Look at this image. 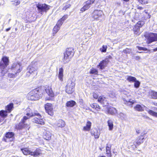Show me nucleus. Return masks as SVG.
Listing matches in <instances>:
<instances>
[{
    "label": "nucleus",
    "mask_w": 157,
    "mask_h": 157,
    "mask_svg": "<svg viewBox=\"0 0 157 157\" xmlns=\"http://www.w3.org/2000/svg\"><path fill=\"white\" fill-rule=\"evenodd\" d=\"M28 119V117L25 116L21 122L15 126V128L17 129H20L23 128H29V125L26 123V120Z\"/></svg>",
    "instance_id": "1"
},
{
    "label": "nucleus",
    "mask_w": 157,
    "mask_h": 157,
    "mask_svg": "<svg viewBox=\"0 0 157 157\" xmlns=\"http://www.w3.org/2000/svg\"><path fill=\"white\" fill-rule=\"evenodd\" d=\"M39 89H35L30 92L27 95V98L31 100H37L39 99V96L38 94Z\"/></svg>",
    "instance_id": "2"
},
{
    "label": "nucleus",
    "mask_w": 157,
    "mask_h": 157,
    "mask_svg": "<svg viewBox=\"0 0 157 157\" xmlns=\"http://www.w3.org/2000/svg\"><path fill=\"white\" fill-rule=\"evenodd\" d=\"M104 15L102 11L99 10H94L91 14V17L94 20L98 21Z\"/></svg>",
    "instance_id": "3"
},
{
    "label": "nucleus",
    "mask_w": 157,
    "mask_h": 157,
    "mask_svg": "<svg viewBox=\"0 0 157 157\" xmlns=\"http://www.w3.org/2000/svg\"><path fill=\"white\" fill-rule=\"evenodd\" d=\"M36 7L38 11L42 14L43 12L47 11L49 9L50 6L45 4H42L38 3L36 4Z\"/></svg>",
    "instance_id": "4"
},
{
    "label": "nucleus",
    "mask_w": 157,
    "mask_h": 157,
    "mask_svg": "<svg viewBox=\"0 0 157 157\" xmlns=\"http://www.w3.org/2000/svg\"><path fill=\"white\" fill-rule=\"evenodd\" d=\"M75 83L71 81L66 86V92L68 94H71L74 91Z\"/></svg>",
    "instance_id": "5"
},
{
    "label": "nucleus",
    "mask_w": 157,
    "mask_h": 157,
    "mask_svg": "<svg viewBox=\"0 0 157 157\" xmlns=\"http://www.w3.org/2000/svg\"><path fill=\"white\" fill-rule=\"evenodd\" d=\"M148 37L147 43L157 41V34L153 33H149L147 36Z\"/></svg>",
    "instance_id": "6"
},
{
    "label": "nucleus",
    "mask_w": 157,
    "mask_h": 157,
    "mask_svg": "<svg viewBox=\"0 0 157 157\" xmlns=\"http://www.w3.org/2000/svg\"><path fill=\"white\" fill-rule=\"evenodd\" d=\"M45 108L46 112L50 116L54 114L53 106L51 103H47L45 105Z\"/></svg>",
    "instance_id": "7"
},
{
    "label": "nucleus",
    "mask_w": 157,
    "mask_h": 157,
    "mask_svg": "<svg viewBox=\"0 0 157 157\" xmlns=\"http://www.w3.org/2000/svg\"><path fill=\"white\" fill-rule=\"evenodd\" d=\"M37 117H35L33 120V121L36 124L41 125H44V119L39 114L37 115Z\"/></svg>",
    "instance_id": "8"
},
{
    "label": "nucleus",
    "mask_w": 157,
    "mask_h": 157,
    "mask_svg": "<svg viewBox=\"0 0 157 157\" xmlns=\"http://www.w3.org/2000/svg\"><path fill=\"white\" fill-rule=\"evenodd\" d=\"M41 89L44 90L49 96L51 97H54V94L51 86L46 85L42 87Z\"/></svg>",
    "instance_id": "9"
},
{
    "label": "nucleus",
    "mask_w": 157,
    "mask_h": 157,
    "mask_svg": "<svg viewBox=\"0 0 157 157\" xmlns=\"http://www.w3.org/2000/svg\"><path fill=\"white\" fill-rule=\"evenodd\" d=\"M95 0H88L85 2V4L83 7L81 9L82 12H84L88 10L90 7V5L93 3Z\"/></svg>",
    "instance_id": "10"
},
{
    "label": "nucleus",
    "mask_w": 157,
    "mask_h": 157,
    "mask_svg": "<svg viewBox=\"0 0 157 157\" xmlns=\"http://www.w3.org/2000/svg\"><path fill=\"white\" fill-rule=\"evenodd\" d=\"M26 111L27 113L26 114V116L28 117V119L31 117L35 115H37L39 114L38 113L33 112L32 110L29 108L26 109Z\"/></svg>",
    "instance_id": "11"
},
{
    "label": "nucleus",
    "mask_w": 157,
    "mask_h": 157,
    "mask_svg": "<svg viewBox=\"0 0 157 157\" xmlns=\"http://www.w3.org/2000/svg\"><path fill=\"white\" fill-rule=\"evenodd\" d=\"M64 53L71 59L74 54V49L72 48H67Z\"/></svg>",
    "instance_id": "12"
},
{
    "label": "nucleus",
    "mask_w": 157,
    "mask_h": 157,
    "mask_svg": "<svg viewBox=\"0 0 157 157\" xmlns=\"http://www.w3.org/2000/svg\"><path fill=\"white\" fill-rule=\"evenodd\" d=\"M111 145L110 144H106V154L108 157H112L111 153Z\"/></svg>",
    "instance_id": "13"
},
{
    "label": "nucleus",
    "mask_w": 157,
    "mask_h": 157,
    "mask_svg": "<svg viewBox=\"0 0 157 157\" xmlns=\"http://www.w3.org/2000/svg\"><path fill=\"white\" fill-rule=\"evenodd\" d=\"M71 58L64 53L63 56L61 58V61L64 63L69 62L71 60Z\"/></svg>",
    "instance_id": "14"
},
{
    "label": "nucleus",
    "mask_w": 157,
    "mask_h": 157,
    "mask_svg": "<svg viewBox=\"0 0 157 157\" xmlns=\"http://www.w3.org/2000/svg\"><path fill=\"white\" fill-rule=\"evenodd\" d=\"M107 124L109 130L110 131H112L114 128L113 120L111 119H109L107 121Z\"/></svg>",
    "instance_id": "15"
},
{
    "label": "nucleus",
    "mask_w": 157,
    "mask_h": 157,
    "mask_svg": "<svg viewBox=\"0 0 157 157\" xmlns=\"http://www.w3.org/2000/svg\"><path fill=\"white\" fill-rule=\"evenodd\" d=\"M51 133L49 131H46L44 135V138L46 140H49L51 138Z\"/></svg>",
    "instance_id": "16"
},
{
    "label": "nucleus",
    "mask_w": 157,
    "mask_h": 157,
    "mask_svg": "<svg viewBox=\"0 0 157 157\" xmlns=\"http://www.w3.org/2000/svg\"><path fill=\"white\" fill-rule=\"evenodd\" d=\"M7 115V113L6 111L1 110L0 111V122H1L3 118L6 117Z\"/></svg>",
    "instance_id": "17"
},
{
    "label": "nucleus",
    "mask_w": 157,
    "mask_h": 157,
    "mask_svg": "<svg viewBox=\"0 0 157 157\" xmlns=\"http://www.w3.org/2000/svg\"><path fill=\"white\" fill-rule=\"evenodd\" d=\"M98 101L101 103L107 104L106 98L103 96H100L98 98Z\"/></svg>",
    "instance_id": "18"
},
{
    "label": "nucleus",
    "mask_w": 157,
    "mask_h": 157,
    "mask_svg": "<svg viewBox=\"0 0 157 157\" xmlns=\"http://www.w3.org/2000/svg\"><path fill=\"white\" fill-rule=\"evenodd\" d=\"M91 123L89 121H87L86 126L84 127L83 130L85 131H89L91 127Z\"/></svg>",
    "instance_id": "19"
},
{
    "label": "nucleus",
    "mask_w": 157,
    "mask_h": 157,
    "mask_svg": "<svg viewBox=\"0 0 157 157\" xmlns=\"http://www.w3.org/2000/svg\"><path fill=\"white\" fill-rule=\"evenodd\" d=\"M108 113L111 115H114L117 113V110L114 108L110 107L107 111Z\"/></svg>",
    "instance_id": "20"
},
{
    "label": "nucleus",
    "mask_w": 157,
    "mask_h": 157,
    "mask_svg": "<svg viewBox=\"0 0 157 157\" xmlns=\"http://www.w3.org/2000/svg\"><path fill=\"white\" fill-rule=\"evenodd\" d=\"M65 122L62 120H60L58 121L56 126L58 127L63 128L65 126Z\"/></svg>",
    "instance_id": "21"
},
{
    "label": "nucleus",
    "mask_w": 157,
    "mask_h": 157,
    "mask_svg": "<svg viewBox=\"0 0 157 157\" xmlns=\"http://www.w3.org/2000/svg\"><path fill=\"white\" fill-rule=\"evenodd\" d=\"M144 138L143 137V136H140L138 137V138L137 139L136 142V144L138 145H139L142 143L144 141L143 140Z\"/></svg>",
    "instance_id": "22"
},
{
    "label": "nucleus",
    "mask_w": 157,
    "mask_h": 157,
    "mask_svg": "<svg viewBox=\"0 0 157 157\" xmlns=\"http://www.w3.org/2000/svg\"><path fill=\"white\" fill-rule=\"evenodd\" d=\"M21 63L19 62H17L13 63L12 65V68H17L20 69L21 66Z\"/></svg>",
    "instance_id": "23"
},
{
    "label": "nucleus",
    "mask_w": 157,
    "mask_h": 157,
    "mask_svg": "<svg viewBox=\"0 0 157 157\" xmlns=\"http://www.w3.org/2000/svg\"><path fill=\"white\" fill-rule=\"evenodd\" d=\"M108 60H103L100 63L99 66L100 69H103L108 64Z\"/></svg>",
    "instance_id": "24"
},
{
    "label": "nucleus",
    "mask_w": 157,
    "mask_h": 157,
    "mask_svg": "<svg viewBox=\"0 0 157 157\" xmlns=\"http://www.w3.org/2000/svg\"><path fill=\"white\" fill-rule=\"evenodd\" d=\"M144 107H145L144 105H137L134 107V108L136 110L141 111L143 110Z\"/></svg>",
    "instance_id": "25"
},
{
    "label": "nucleus",
    "mask_w": 157,
    "mask_h": 157,
    "mask_svg": "<svg viewBox=\"0 0 157 157\" xmlns=\"http://www.w3.org/2000/svg\"><path fill=\"white\" fill-rule=\"evenodd\" d=\"M63 69H59V71L58 77L59 79L61 81H63Z\"/></svg>",
    "instance_id": "26"
},
{
    "label": "nucleus",
    "mask_w": 157,
    "mask_h": 157,
    "mask_svg": "<svg viewBox=\"0 0 157 157\" xmlns=\"http://www.w3.org/2000/svg\"><path fill=\"white\" fill-rule=\"evenodd\" d=\"M21 150L23 153L25 155H30L32 151H30L28 148H25L23 149H21Z\"/></svg>",
    "instance_id": "27"
},
{
    "label": "nucleus",
    "mask_w": 157,
    "mask_h": 157,
    "mask_svg": "<svg viewBox=\"0 0 157 157\" xmlns=\"http://www.w3.org/2000/svg\"><path fill=\"white\" fill-rule=\"evenodd\" d=\"M92 136H94L95 139H98L99 138L100 134V132L98 130H96L95 132L92 131L91 132Z\"/></svg>",
    "instance_id": "28"
},
{
    "label": "nucleus",
    "mask_w": 157,
    "mask_h": 157,
    "mask_svg": "<svg viewBox=\"0 0 157 157\" xmlns=\"http://www.w3.org/2000/svg\"><path fill=\"white\" fill-rule=\"evenodd\" d=\"M135 102V101L132 99H128L127 100H124V103L128 105H131L133 104Z\"/></svg>",
    "instance_id": "29"
},
{
    "label": "nucleus",
    "mask_w": 157,
    "mask_h": 157,
    "mask_svg": "<svg viewBox=\"0 0 157 157\" xmlns=\"http://www.w3.org/2000/svg\"><path fill=\"white\" fill-rule=\"evenodd\" d=\"M2 60L5 63V64L7 66L9 65V58L6 56H3Z\"/></svg>",
    "instance_id": "30"
},
{
    "label": "nucleus",
    "mask_w": 157,
    "mask_h": 157,
    "mask_svg": "<svg viewBox=\"0 0 157 157\" xmlns=\"http://www.w3.org/2000/svg\"><path fill=\"white\" fill-rule=\"evenodd\" d=\"M140 27L136 25L134 28H133V30L134 32V33L136 35H139L140 34Z\"/></svg>",
    "instance_id": "31"
},
{
    "label": "nucleus",
    "mask_w": 157,
    "mask_h": 157,
    "mask_svg": "<svg viewBox=\"0 0 157 157\" xmlns=\"http://www.w3.org/2000/svg\"><path fill=\"white\" fill-rule=\"evenodd\" d=\"M14 136V134L13 133L11 132H7L6 134V137L7 138H11L12 140L10 141H11L13 139V137Z\"/></svg>",
    "instance_id": "32"
},
{
    "label": "nucleus",
    "mask_w": 157,
    "mask_h": 157,
    "mask_svg": "<svg viewBox=\"0 0 157 157\" xmlns=\"http://www.w3.org/2000/svg\"><path fill=\"white\" fill-rule=\"evenodd\" d=\"M40 151L39 149H37L34 152L32 151L30 153V155L34 156H37L40 153Z\"/></svg>",
    "instance_id": "33"
},
{
    "label": "nucleus",
    "mask_w": 157,
    "mask_h": 157,
    "mask_svg": "<svg viewBox=\"0 0 157 157\" xmlns=\"http://www.w3.org/2000/svg\"><path fill=\"white\" fill-rule=\"evenodd\" d=\"M76 104L75 102L73 101H71L67 102L66 105L68 107H72Z\"/></svg>",
    "instance_id": "34"
},
{
    "label": "nucleus",
    "mask_w": 157,
    "mask_h": 157,
    "mask_svg": "<svg viewBox=\"0 0 157 157\" xmlns=\"http://www.w3.org/2000/svg\"><path fill=\"white\" fill-rule=\"evenodd\" d=\"M131 147L132 148L133 150H134L135 148H136L137 147V146L136 145H135L134 141H133L129 143V145L128 146V148L129 149H130Z\"/></svg>",
    "instance_id": "35"
},
{
    "label": "nucleus",
    "mask_w": 157,
    "mask_h": 157,
    "mask_svg": "<svg viewBox=\"0 0 157 157\" xmlns=\"http://www.w3.org/2000/svg\"><path fill=\"white\" fill-rule=\"evenodd\" d=\"M146 110L148 113L150 115L157 117V113L151 110L147 109Z\"/></svg>",
    "instance_id": "36"
},
{
    "label": "nucleus",
    "mask_w": 157,
    "mask_h": 157,
    "mask_svg": "<svg viewBox=\"0 0 157 157\" xmlns=\"http://www.w3.org/2000/svg\"><path fill=\"white\" fill-rule=\"evenodd\" d=\"M126 79L129 82H134L136 79L135 77L131 76H128Z\"/></svg>",
    "instance_id": "37"
},
{
    "label": "nucleus",
    "mask_w": 157,
    "mask_h": 157,
    "mask_svg": "<svg viewBox=\"0 0 157 157\" xmlns=\"http://www.w3.org/2000/svg\"><path fill=\"white\" fill-rule=\"evenodd\" d=\"M13 104L12 103L10 104L6 107V109L8 110L9 112H10L13 107Z\"/></svg>",
    "instance_id": "38"
},
{
    "label": "nucleus",
    "mask_w": 157,
    "mask_h": 157,
    "mask_svg": "<svg viewBox=\"0 0 157 157\" xmlns=\"http://www.w3.org/2000/svg\"><path fill=\"white\" fill-rule=\"evenodd\" d=\"M60 28V27H59V26H58L57 25H56L55 26L53 29V35L58 32L59 29Z\"/></svg>",
    "instance_id": "39"
},
{
    "label": "nucleus",
    "mask_w": 157,
    "mask_h": 157,
    "mask_svg": "<svg viewBox=\"0 0 157 157\" xmlns=\"http://www.w3.org/2000/svg\"><path fill=\"white\" fill-rule=\"evenodd\" d=\"M36 71L34 70V69H29V72H27V75L28 76H29L30 74H36Z\"/></svg>",
    "instance_id": "40"
},
{
    "label": "nucleus",
    "mask_w": 157,
    "mask_h": 157,
    "mask_svg": "<svg viewBox=\"0 0 157 157\" xmlns=\"http://www.w3.org/2000/svg\"><path fill=\"white\" fill-rule=\"evenodd\" d=\"M91 106L94 108L95 109L97 110L100 109L99 106L96 103H94L90 105Z\"/></svg>",
    "instance_id": "41"
},
{
    "label": "nucleus",
    "mask_w": 157,
    "mask_h": 157,
    "mask_svg": "<svg viewBox=\"0 0 157 157\" xmlns=\"http://www.w3.org/2000/svg\"><path fill=\"white\" fill-rule=\"evenodd\" d=\"M151 94L152 98L157 99V92L151 91Z\"/></svg>",
    "instance_id": "42"
},
{
    "label": "nucleus",
    "mask_w": 157,
    "mask_h": 157,
    "mask_svg": "<svg viewBox=\"0 0 157 157\" xmlns=\"http://www.w3.org/2000/svg\"><path fill=\"white\" fill-rule=\"evenodd\" d=\"M79 103L80 105L82 106V107L86 109H87V108H86L85 107V104L83 103V101L82 99L79 100Z\"/></svg>",
    "instance_id": "43"
},
{
    "label": "nucleus",
    "mask_w": 157,
    "mask_h": 157,
    "mask_svg": "<svg viewBox=\"0 0 157 157\" xmlns=\"http://www.w3.org/2000/svg\"><path fill=\"white\" fill-rule=\"evenodd\" d=\"M7 66L2 60L0 62V68L4 69L7 67Z\"/></svg>",
    "instance_id": "44"
},
{
    "label": "nucleus",
    "mask_w": 157,
    "mask_h": 157,
    "mask_svg": "<svg viewBox=\"0 0 157 157\" xmlns=\"http://www.w3.org/2000/svg\"><path fill=\"white\" fill-rule=\"evenodd\" d=\"M134 82H135L134 85L135 87L136 88H138L140 84V82L138 81L136 79Z\"/></svg>",
    "instance_id": "45"
},
{
    "label": "nucleus",
    "mask_w": 157,
    "mask_h": 157,
    "mask_svg": "<svg viewBox=\"0 0 157 157\" xmlns=\"http://www.w3.org/2000/svg\"><path fill=\"white\" fill-rule=\"evenodd\" d=\"M144 24V21H138L136 25L138 26H139L140 27H142L143 25Z\"/></svg>",
    "instance_id": "46"
},
{
    "label": "nucleus",
    "mask_w": 157,
    "mask_h": 157,
    "mask_svg": "<svg viewBox=\"0 0 157 157\" xmlns=\"http://www.w3.org/2000/svg\"><path fill=\"white\" fill-rule=\"evenodd\" d=\"M63 22L62 21V20L59 19L56 25H57L58 26L60 27L63 23Z\"/></svg>",
    "instance_id": "47"
},
{
    "label": "nucleus",
    "mask_w": 157,
    "mask_h": 157,
    "mask_svg": "<svg viewBox=\"0 0 157 157\" xmlns=\"http://www.w3.org/2000/svg\"><path fill=\"white\" fill-rule=\"evenodd\" d=\"M109 95L110 97L113 98L116 96V93L114 91H112L110 92Z\"/></svg>",
    "instance_id": "48"
},
{
    "label": "nucleus",
    "mask_w": 157,
    "mask_h": 157,
    "mask_svg": "<svg viewBox=\"0 0 157 157\" xmlns=\"http://www.w3.org/2000/svg\"><path fill=\"white\" fill-rule=\"evenodd\" d=\"M17 73H16L15 74L9 73L8 74V76L10 78H14L16 77Z\"/></svg>",
    "instance_id": "49"
},
{
    "label": "nucleus",
    "mask_w": 157,
    "mask_h": 157,
    "mask_svg": "<svg viewBox=\"0 0 157 157\" xmlns=\"http://www.w3.org/2000/svg\"><path fill=\"white\" fill-rule=\"evenodd\" d=\"M71 6V5L70 4H66L65 6H64L63 8V10H66L67 9L69 8Z\"/></svg>",
    "instance_id": "50"
},
{
    "label": "nucleus",
    "mask_w": 157,
    "mask_h": 157,
    "mask_svg": "<svg viewBox=\"0 0 157 157\" xmlns=\"http://www.w3.org/2000/svg\"><path fill=\"white\" fill-rule=\"evenodd\" d=\"M138 1L142 4H145L148 3L147 0H138Z\"/></svg>",
    "instance_id": "51"
},
{
    "label": "nucleus",
    "mask_w": 157,
    "mask_h": 157,
    "mask_svg": "<svg viewBox=\"0 0 157 157\" xmlns=\"http://www.w3.org/2000/svg\"><path fill=\"white\" fill-rule=\"evenodd\" d=\"M90 73L91 74L97 75L98 74V71L96 69H92V70L90 71Z\"/></svg>",
    "instance_id": "52"
},
{
    "label": "nucleus",
    "mask_w": 157,
    "mask_h": 157,
    "mask_svg": "<svg viewBox=\"0 0 157 157\" xmlns=\"http://www.w3.org/2000/svg\"><path fill=\"white\" fill-rule=\"evenodd\" d=\"M107 46L106 45H103L102 46V49L101 50L102 52H106Z\"/></svg>",
    "instance_id": "53"
},
{
    "label": "nucleus",
    "mask_w": 157,
    "mask_h": 157,
    "mask_svg": "<svg viewBox=\"0 0 157 157\" xmlns=\"http://www.w3.org/2000/svg\"><path fill=\"white\" fill-rule=\"evenodd\" d=\"M137 47L139 50L146 51L147 50V49L145 48L139 46Z\"/></svg>",
    "instance_id": "54"
},
{
    "label": "nucleus",
    "mask_w": 157,
    "mask_h": 157,
    "mask_svg": "<svg viewBox=\"0 0 157 157\" xmlns=\"http://www.w3.org/2000/svg\"><path fill=\"white\" fill-rule=\"evenodd\" d=\"M68 17V15H64L60 20H62V21L63 22Z\"/></svg>",
    "instance_id": "55"
},
{
    "label": "nucleus",
    "mask_w": 157,
    "mask_h": 157,
    "mask_svg": "<svg viewBox=\"0 0 157 157\" xmlns=\"http://www.w3.org/2000/svg\"><path fill=\"white\" fill-rule=\"evenodd\" d=\"M93 96L94 98L95 99H98V98L99 97L98 95L95 93H93Z\"/></svg>",
    "instance_id": "56"
},
{
    "label": "nucleus",
    "mask_w": 157,
    "mask_h": 157,
    "mask_svg": "<svg viewBox=\"0 0 157 157\" xmlns=\"http://www.w3.org/2000/svg\"><path fill=\"white\" fill-rule=\"evenodd\" d=\"M133 58L136 59V60H139L140 59V57L138 56H133Z\"/></svg>",
    "instance_id": "57"
},
{
    "label": "nucleus",
    "mask_w": 157,
    "mask_h": 157,
    "mask_svg": "<svg viewBox=\"0 0 157 157\" xmlns=\"http://www.w3.org/2000/svg\"><path fill=\"white\" fill-rule=\"evenodd\" d=\"M31 64L32 68H34L35 67L33 66L36 65V62L35 61H33L32 63Z\"/></svg>",
    "instance_id": "58"
},
{
    "label": "nucleus",
    "mask_w": 157,
    "mask_h": 157,
    "mask_svg": "<svg viewBox=\"0 0 157 157\" xmlns=\"http://www.w3.org/2000/svg\"><path fill=\"white\" fill-rule=\"evenodd\" d=\"M20 2L19 1H17L16 2L13 3V4L15 6H17L19 5L20 4Z\"/></svg>",
    "instance_id": "59"
},
{
    "label": "nucleus",
    "mask_w": 157,
    "mask_h": 157,
    "mask_svg": "<svg viewBox=\"0 0 157 157\" xmlns=\"http://www.w3.org/2000/svg\"><path fill=\"white\" fill-rule=\"evenodd\" d=\"M10 28H8L7 29H6V31L7 32L8 31H9V30H10Z\"/></svg>",
    "instance_id": "60"
},
{
    "label": "nucleus",
    "mask_w": 157,
    "mask_h": 157,
    "mask_svg": "<svg viewBox=\"0 0 157 157\" xmlns=\"http://www.w3.org/2000/svg\"><path fill=\"white\" fill-rule=\"evenodd\" d=\"M60 157H66V156L65 155H62Z\"/></svg>",
    "instance_id": "61"
},
{
    "label": "nucleus",
    "mask_w": 157,
    "mask_h": 157,
    "mask_svg": "<svg viewBox=\"0 0 157 157\" xmlns=\"http://www.w3.org/2000/svg\"><path fill=\"white\" fill-rule=\"evenodd\" d=\"M157 51V48H156L154 49H153V51L154 52H156Z\"/></svg>",
    "instance_id": "62"
},
{
    "label": "nucleus",
    "mask_w": 157,
    "mask_h": 157,
    "mask_svg": "<svg viewBox=\"0 0 157 157\" xmlns=\"http://www.w3.org/2000/svg\"><path fill=\"white\" fill-rule=\"evenodd\" d=\"M125 2H128L129 1V0H123Z\"/></svg>",
    "instance_id": "63"
},
{
    "label": "nucleus",
    "mask_w": 157,
    "mask_h": 157,
    "mask_svg": "<svg viewBox=\"0 0 157 157\" xmlns=\"http://www.w3.org/2000/svg\"><path fill=\"white\" fill-rule=\"evenodd\" d=\"M100 157H106V156H105L103 155V156H101Z\"/></svg>",
    "instance_id": "64"
}]
</instances>
